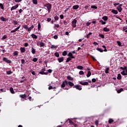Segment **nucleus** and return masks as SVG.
Segmentation results:
<instances>
[{
	"instance_id": "1",
	"label": "nucleus",
	"mask_w": 127,
	"mask_h": 127,
	"mask_svg": "<svg viewBox=\"0 0 127 127\" xmlns=\"http://www.w3.org/2000/svg\"><path fill=\"white\" fill-rule=\"evenodd\" d=\"M65 86H67V87H74V83L71 81H67V80H65L64 81H63V83L61 85V88H65Z\"/></svg>"
},
{
	"instance_id": "2",
	"label": "nucleus",
	"mask_w": 127,
	"mask_h": 127,
	"mask_svg": "<svg viewBox=\"0 0 127 127\" xmlns=\"http://www.w3.org/2000/svg\"><path fill=\"white\" fill-rule=\"evenodd\" d=\"M44 6L47 7L49 13L51 11V8H52V4L50 3H46L44 5Z\"/></svg>"
},
{
	"instance_id": "3",
	"label": "nucleus",
	"mask_w": 127,
	"mask_h": 127,
	"mask_svg": "<svg viewBox=\"0 0 127 127\" xmlns=\"http://www.w3.org/2000/svg\"><path fill=\"white\" fill-rule=\"evenodd\" d=\"M77 21L76 19H74L72 21H71V26L72 27H76L77 26Z\"/></svg>"
},
{
	"instance_id": "4",
	"label": "nucleus",
	"mask_w": 127,
	"mask_h": 127,
	"mask_svg": "<svg viewBox=\"0 0 127 127\" xmlns=\"http://www.w3.org/2000/svg\"><path fill=\"white\" fill-rule=\"evenodd\" d=\"M2 61H4V62L7 63L8 64H10V63H11V61L7 59V58L6 57H3L2 58Z\"/></svg>"
},
{
	"instance_id": "5",
	"label": "nucleus",
	"mask_w": 127,
	"mask_h": 127,
	"mask_svg": "<svg viewBox=\"0 0 127 127\" xmlns=\"http://www.w3.org/2000/svg\"><path fill=\"white\" fill-rule=\"evenodd\" d=\"M79 84H80V85H82V86H88V85H89V82L86 81H79Z\"/></svg>"
},
{
	"instance_id": "6",
	"label": "nucleus",
	"mask_w": 127,
	"mask_h": 127,
	"mask_svg": "<svg viewBox=\"0 0 127 127\" xmlns=\"http://www.w3.org/2000/svg\"><path fill=\"white\" fill-rule=\"evenodd\" d=\"M81 87V85H75L73 86V88H75V89H76V90H79V91H81V90H82V88Z\"/></svg>"
},
{
	"instance_id": "7",
	"label": "nucleus",
	"mask_w": 127,
	"mask_h": 127,
	"mask_svg": "<svg viewBox=\"0 0 127 127\" xmlns=\"http://www.w3.org/2000/svg\"><path fill=\"white\" fill-rule=\"evenodd\" d=\"M67 56H68L69 57H70L69 58H71V59H74V58H75V57H74L73 56V54H72L71 52H69L68 55Z\"/></svg>"
},
{
	"instance_id": "8",
	"label": "nucleus",
	"mask_w": 127,
	"mask_h": 127,
	"mask_svg": "<svg viewBox=\"0 0 127 127\" xmlns=\"http://www.w3.org/2000/svg\"><path fill=\"white\" fill-rule=\"evenodd\" d=\"M58 61H59V63L63 62V61H64V57H62L61 58H58Z\"/></svg>"
},
{
	"instance_id": "9",
	"label": "nucleus",
	"mask_w": 127,
	"mask_h": 127,
	"mask_svg": "<svg viewBox=\"0 0 127 127\" xmlns=\"http://www.w3.org/2000/svg\"><path fill=\"white\" fill-rule=\"evenodd\" d=\"M17 7H18V4H16L15 6H13L11 8V11H12V10H13L14 9H16V8H17Z\"/></svg>"
},
{
	"instance_id": "10",
	"label": "nucleus",
	"mask_w": 127,
	"mask_h": 127,
	"mask_svg": "<svg viewBox=\"0 0 127 127\" xmlns=\"http://www.w3.org/2000/svg\"><path fill=\"white\" fill-rule=\"evenodd\" d=\"M20 50L21 53H24V52H25V51H26L25 48H24V47H21L20 48Z\"/></svg>"
},
{
	"instance_id": "11",
	"label": "nucleus",
	"mask_w": 127,
	"mask_h": 127,
	"mask_svg": "<svg viewBox=\"0 0 127 127\" xmlns=\"http://www.w3.org/2000/svg\"><path fill=\"white\" fill-rule=\"evenodd\" d=\"M0 19L2 20V21H7V20H8V19L5 18L2 16L0 17Z\"/></svg>"
},
{
	"instance_id": "12",
	"label": "nucleus",
	"mask_w": 127,
	"mask_h": 127,
	"mask_svg": "<svg viewBox=\"0 0 127 127\" xmlns=\"http://www.w3.org/2000/svg\"><path fill=\"white\" fill-rule=\"evenodd\" d=\"M31 36L33 39H37V36L34 34H32Z\"/></svg>"
},
{
	"instance_id": "13",
	"label": "nucleus",
	"mask_w": 127,
	"mask_h": 127,
	"mask_svg": "<svg viewBox=\"0 0 127 127\" xmlns=\"http://www.w3.org/2000/svg\"><path fill=\"white\" fill-rule=\"evenodd\" d=\"M66 78L67 79V80H68V81H73V80H74V78L71 77V76H66Z\"/></svg>"
},
{
	"instance_id": "14",
	"label": "nucleus",
	"mask_w": 127,
	"mask_h": 127,
	"mask_svg": "<svg viewBox=\"0 0 127 127\" xmlns=\"http://www.w3.org/2000/svg\"><path fill=\"white\" fill-rule=\"evenodd\" d=\"M20 98H21L22 99H25L26 98V94H20L19 95Z\"/></svg>"
},
{
	"instance_id": "15",
	"label": "nucleus",
	"mask_w": 127,
	"mask_h": 127,
	"mask_svg": "<svg viewBox=\"0 0 127 127\" xmlns=\"http://www.w3.org/2000/svg\"><path fill=\"white\" fill-rule=\"evenodd\" d=\"M73 9H78L79 8V5H74L72 6Z\"/></svg>"
},
{
	"instance_id": "16",
	"label": "nucleus",
	"mask_w": 127,
	"mask_h": 127,
	"mask_svg": "<svg viewBox=\"0 0 127 127\" xmlns=\"http://www.w3.org/2000/svg\"><path fill=\"white\" fill-rule=\"evenodd\" d=\"M103 31H105V32H109V31H110V29L107 27H104L103 28Z\"/></svg>"
},
{
	"instance_id": "17",
	"label": "nucleus",
	"mask_w": 127,
	"mask_h": 127,
	"mask_svg": "<svg viewBox=\"0 0 127 127\" xmlns=\"http://www.w3.org/2000/svg\"><path fill=\"white\" fill-rule=\"evenodd\" d=\"M10 92L11 94H15L14 90H13V88L10 87L9 89Z\"/></svg>"
},
{
	"instance_id": "18",
	"label": "nucleus",
	"mask_w": 127,
	"mask_h": 127,
	"mask_svg": "<svg viewBox=\"0 0 127 127\" xmlns=\"http://www.w3.org/2000/svg\"><path fill=\"white\" fill-rule=\"evenodd\" d=\"M117 9L119 12H122V10H123V9L122 8V7H121V6H118L117 7Z\"/></svg>"
},
{
	"instance_id": "19",
	"label": "nucleus",
	"mask_w": 127,
	"mask_h": 127,
	"mask_svg": "<svg viewBox=\"0 0 127 127\" xmlns=\"http://www.w3.org/2000/svg\"><path fill=\"white\" fill-rule=\"evenodd\" d=\"M111 12L113 13H114V14H118V13H119V12H118V10H115V9H113Z\"/></svg>"
},
{
	"instance_id": "20",
	"label": "nucleus",
	"mask_w": 127,
	"mask_h": 127,
	"mask_svg": "<svg viewBox=\"0 0 127 127\" xmlns=\"http://www.w3.org/2000/svg\"><path fill=\"white\" fill-rule=\"evenodd\" d=\"M34 28V26H33V25H32L29 28H28L27 31H31V29H33Z\"/></svg>"
},
{
	"instance_id": "21",
	"label": "nucleus",
	"mask_w": 127,
	"mask_h": 127,
	"mask_svg": "<svg viewBox=\"0 0 127 127\" xmlns=\"http://www.w3.org/2000/svg\"><path fill=\"white\" fill-rule=\"evenodd\" d=\"M36 52V51H35V49L32 47L31 48V53H32V54H35Z\"/></svg>"
},
{
	"instance_id": "22",
	"label": "nucleus",
	"mask_w": 127,
	"mask_h": 127,
	"mask_svg": "<svg viewBox=\"0 0 127 127\" xmlns=\"http://www.w3.org/2000/svg\"><path fill=\"white\" fill-rule=\"evenodd\" d=\"M76 68L79 70H83L84 67L82 65H78Z\"/></svg>"
},
{
	"instance_id": "23",
	"label": "nucleus",
	"mask_w": 127,
	"mask_h": 127,
	"mask_svg": "<svg viewBox=\"0 0 127 127\" xmlns=\"http://www.w3.org/2000/svg\"><path fill=\"white\" fill-rule=\"evenodd\" d=\"M45 46V43L42 42H40V47H43Z\"/></svg>"
},
{
	"instance_id": "24",
	"label": "nucleus",
	"mask_w": 127,
	"mask_h": 127,
	"mask_svg": "<svg viewBox=\"0 0 127 127\" xmlns=\"http://www.w3.org/2000/svg\"><path fill=\"white\" fill-rule=\"evenodd\" d=\"M18 55V52L15 51L13 53V56H17Z\"/></svg>"
},
{
	"instance_id": "25",
	"label": "nucleus",
	"mask_w": 127,
	"mask_h": 127,
	"mask_svg": "<svg viewBox=\"0 0 127 127\" xmlns=\"http://www.w3.org/2000/svg\"><path fill=\"white\" fill-rule=\"evenodd\" d=\"M102 19L104 20V21H107L108 20V16H104L102 17Z\"/></svg>"
},
{
	"instance_id": "26",
	"label": "nucleus",
	"mask_w": 127,
	"mask_h": 127,
	"mask_svg": "<svg viewBox=\"0 0 127 127\" xmlns=\"http://www.w3.org/2000/svg\"><path fill=\"white\" fill-rule=\"evenodd\" d=\"M118 80H121L122 79V75L121 74H118L117 76Z\"/></svg>"
},
{
	"instance_id": "27",
	"label": "nucleus",
	"mask_w": 127,
	"mask_h": 127,
	"mask_svg": "<svg viewBox=\"0 0 127 127\" xmlns=\"http://www.w3.org/2000/svg\"><path fill=\"white\" fill-rule=\"evenodd\" d=\"M109 70H110V68H109V67H107V68L105 69V73H106V74H109Z\"/></svg>"
},
{
	"instance_id": "28",
	"label": "nucleus",
	"mask_w": 127,
	"mask_h": 127,
	"mask_svg": "<svg viewBox=\"0 0 127 127\" xmlns=\"http://www.w3.org/2000/svg\"><path fill=\"white\" fill-rule=\"evenodd\" d=\"M13 72H12L11 70H8L6 71L7 75H10V74H12Z\"/></svg>"
},
{
	"instance_id": "29",
	"label": "nucleus",
	"mask_w": 127,
	"mask_h": 127,
	"mask_svg": "<svg viewBox=\"0 0 127 127\" xmlns=\"http://www.w3.org/2000/svg\"><path fill=\"white\" fill-rule=\"evenodd\" d=\"M67 122H68V123L70 124V125H73V124L74 123V122H73L72 121V120H70L69 119H67Z\"/></svg>"
},
{
	"instance_id": "30",
	"label": "nucleus",
	"mask_w": 127,
	"mask_h": 127,
	"mask_svg": "<svg viewBox=\"0 0 127 127\" xmlns=\"http://www.w3.org/2000/svg\"><path fill=\"white\" fill-rule=\"evenodd\" d=\"M71 60H72V58H67L66 59V60L65 61L66 63H68V62H69V61H71Z\"/></svg>"
},
{
	"instance_id": "31",
	"label": "nucleus",
	"mask_w": 127,
	"mask_h": 127,
	"mask_svg": "<svg viewBox=\"0 0 127 127\" xmlns=\"http://www.w3.org/2000/svg\"><path fill=\"white\" fill-rule=\"evenodd\" d=\"M123 91H124V88H121L120 89L117 90V93H118V94H120V93H122Z\"/></svg>"
},
{
	"instance_id": "32",
	"label": "nucleus",
	"mask_w": 127,
	"mask_h": 127,
	"mask_svg": "<svg viewBox=\"0 0 127 127\" xmlns=\"http://www.w3.org/2000/svg\"><path fill=\"white\" fill-rule=\"evenodd\" d=\"M63 56H66L67 55V51H64L62 53Z\"/></svg>"
},
{
	"instance_id": "33",
	"label": "nucleus",
	"mask_w": 127,
	"mask_h": 127,
	"mask_svg": "<svg viewBox=\"0 0 127 127\" xmlns=\"http://www.w3.org/2000/svg\"><path fill=\"white\" fill-rule=\"evenodd\" d=\"M96 50H97L98 51H99V52H104V51L100 48H97L96 49Z\"/></svg>"
},
{
	"instance_id": "34",
	"label": "nucleus",
	"mask_w": 127,
	"mask_h": 127,
	"mask_svg": "<svg viewBox=\"0 0 127 127\" xmlns=\"http://www.w3.org/2000/svg\"><path fill=\"white\" fill-rule=\"evenodd\" d=\"M0 7L1 9H4V6H3V4L1 3H0Z\"/></svg>"
},
{
	"instance_id": "35",
	"label": "nucleus",
	"mask_w": 127,
	"mask_h": 127,
	"mask_svg": "<svg viewBox=\"0 0 127 127\" xmlns=\"http://www.w3.org/2000/svg\"><path fill=\"white\" fill-rule=\"evenodd\" d=\"M40 28H41V24H40V23H38V30H40Z\"/></svg>"
},
{
	"instance_id": "36",
	"label": "nucleus",
	"mask_w": 127,
	"mask_h": 127,
	"mask_svg": "<svg viewBox=\"0 0 127 127\" xmlns=\"http://www.w3.org/2000/svg\"><path fill=\"white\" fill-rule=\"evenodd\" d=\"M108 123L109 124H112V123H114V120H113V119H109Z\"/></svg>"
},
{
	"instance_id": "37",
	"label": "nucleus",
	"mask_w": 127,
	"mask_h": 127,
	"mask_svg": "<svg viewBox=\"0 0 127 127\" xmlns=\"http://www.w3.org/2000/svg\"><path fill=\"white\" fill-rule=\"evenodd\" d=\"M99 22H101V23H102V24H103V25L106 24V21H103V20H100Z\"/></svg>"
},
{
	"instance_id": "38",
	"label": "nucleus",
	"mask_w": 127,
	"mask_h": 127,
	"mask_svg": "<svg viewBox=\"0 0 127 127\" xmlns=\"http://www.w3.org/2000/svg\"><path fill=\"white\" fill-rule=\"evenodd\" d=\"M122 75H123L124 76H127V72H125V70H123L122 72H121Z\"/></svg>"
},
{
	"instance_id": "39",
	"label": "nucleus",
	"mask_w": 127,
	"mask_h": 127,
	"mask_svg": "<svg viewBox=\"0 0 127 127\" xmlns=\"http://www.w3.org/2000/svg\"><path fill=\"white\" fill-rule=\"evenodd\" d=\"M54 19H55V22H56V20H58V19H59V17H58V16H57V15H56L54 17Z\"/></svg>"
},
{
	"instance_id": "40",
	"label": "nucleus",
	"mask_w": 127,
	"mask_h": 127,
	"mask_svg": "<svg viewBox=\"0 0 127 127\" xmlns=\"http://www.w3.org/2000/svg\"><path fill=\"white\" fill-rule=\"evenodd\" d=\"M57 47H58L57 46L52 45L51 46V49H53V48H57Z\"/></svg>"
},
{
	"instance_id": "41",
	"label": "nucleus",
	"mask_w": 127,
	"mask_h": 127,
	"mask_svg": "<svg viewBox=\"0 0 127 127\" xmlns=\"http://www.w3.org/2000/svg\"><path fill=\"white\" fill-rule=\"evenodd\" d=\"M12 22L14 25H17V23H18L17 21H15L14 20L12 21Z\"/></svg>"
},
{
	"instance_id": "42",
	"label": "nucleus",
	"mask_w": 127,
	"mask_h": 127,
	"mask_svg": "<svg viewBox=\"0 0 127 127\" xmlns=\"http://www.w3.org/2000/svg\"><path fill=\"white\" fill-rule=\"evenodd\" d=\"M91 8H93L94 9H97V8H98V7H97V6H95V5H91Z\"/></svg>"
},
{
	"instance_id": "43",
	"label": "nucleus",
	"mask_w": 127,
	"mask_h": 127,
	"mask_svg": "<svg viewBox=\"0 0 127 127\" xmlns=\"http://www.w3.org/2000/svg\"><path fill=\"white\" fill-rule=\"evenodd\" d=\"M91 74L92 73H91V72L90 71H88V73L87 74V77H90V76H91Z\"/></svg>"
},
{
	"instance_id": "44",
	"label": "nucleus",
	"mask_w": 127,
	"mask_h": 127,
	"mask_svg": "<svg viewBox=\"0 0 127 127\" xmlns=\"http://www.w3.org/2000/svg\"><path fill=\"white\" fill-rule=\"evenodd\" d=\"M6 38H7V35H5L2 37L1 39L3 40V39H6Z\"/></svg>"
},
{
	"instance_id": "45",
	"label": "nucleus",
	"mask_w": 127,
	"mask_h": 127,
	"mask_svg": "<svg viewBox=\"0 0 127 127\" xmlns=\"http://www.w3.org/2000/svg\"><path fill=\"white\" fill-rule=\"evenodd\" d=\"M91 34H92V32L89 33V34L86 35V38H90V36H91Z\"/></svg>"
},
{
	"instance_id": "46",
	"label": "nucleus",
	"mask_w": 127,
	"mask_h": 127,
	"mask_svg": "<svg viewBox=\"0 0 127 127\" xmlns=\"http://www.w3.org/2000/svg\"><path fill=\"white\" fill-rule=\"evenodd\" d=\"M55 56H56V57H59V56H60V55H59V53H58V52H56L55 53Z\"/></svg>"
},
{
	"instance_id": "47",
	"label": "nucleus",
	"mask_w": 127,
	"mask_h": 127,
	"mask_svg": "<svg viewBox=\"0 0 127 127\" xmlns=\"http://www.w3.org/2000/svg\"><path fill=\"white\" fill-rule=\"evenodd\" d=\"M23 28H24L25 29H27V30H28V26H27V25H24L23 26Z\"/></svg>"
},
{
	"instance_id": "48",
	"label": "nucleus",
	"mask_w": 127,
	"mask_h": 127,
	"mask_svg": "<svg viewBox=\"0 0 127 127\" xmlns=\"http://www.w3.org/2000/svg\"><path fill=\"white\" fill-rule=\"evenodd\" d=\"M0 91L1 93H5V92H6V90L4 89H0Z\"/></svg>"
},
{
	"instance_id": "49",
	"label": "nucleus",
	"mask_w": 127,
	"mask_h": 127,
	"mask_svg": "<svg viewBox=\"0 0 127 127\" xmlns=\"http://www.w3.org/2000/svg\"><path fill=\"white\" fill-rule=\"evenodd\" d=\"M32 2L34 4H37V0H32Z\"/></svg>"
},
{
	"instance_id": "50",
	"label": "nucleus",
	"mask_w": 127,
	"mask_h": 127,
	"mask_svg": "<svg viewBox=\"0 0 127 127\" xmlns=\"http://www.w3.org/2000/svg\"><path fill=\"white\" fill-rule=\"evenodd\" d=\"M16 31H17L16 29H14V30H13L10 31V33H14V32H16Z\"/></svg>"
},
{
	"instance_id": "51",
	"label": "nucleus",
	"mask_w": 127,
	"mask_h": 127,
	"mask_svg": "<svg viewBox=\"0 0 127 127\" xmlns=\"http://www.w3.org/2000/svg\"><path fill=\"white\" fill-rule=\"evenodd\" d=\"M99 36H100V37H101V38H105V36L104 35V34H99Z\"/></svg>"
},
{
	"instance_id": "52",
	"label": "nucleus",
	"mask_w": 127,
	"mask_h": 127,
	"mask_svg": "<svg viewBox=\"0 0 127 127\" xmlns=\"http://www.w3.org/2000/svg\"><path fill=\"white\" fill-rule=\"evenodd\" d=\"M79 75H84V71L83 70H80L79 72Z\"/></svg>"
},
{
	"instance_id": "53",
	"label": "nucleus",
	"mask_w": 127,
	"mask_h": 127,
	"mask_svg": "<svg viewBox=\"0 0 127 127\" xmlns=\"http://www.w3.org/2000/svg\"><path fill=\"white\" fill-rule=\"evenodd\" d=\"M91 58L93 60V61H97V60L96 59V58H95V57H94V56H91Z\"/></svg>"
},
{
	"instance_id": "54",
	"label": "nucleus",
	"mask_w": 127,
	"mask_h": 127,
	"mask_svg": "<svg viewBox=\"0 0 127 127\" xmlns=\"http://www.w3.org/2000/svg\"><path fill=\"white\" fill-rule=\"evenodd\" d=\"M38 59H37V58H34L33 59V62H36L37 61H38Z\"/></svg>"
},
{
	"instance_id": "55",
	"label": "nucleus",
	"mask_w": 127,
	"mask_h": 127,
	"mask_svg": "<svg viewBox=\"0 0 127 127\" xmlns=\"http://www.w3.org/2000/svg\"><path fill=\"white\" fill-rule=\"evenodd\" d=\"M64 25H67L68 24V23L66 20L64 21Z\"/></svg>"
},
{
	"instance_id": "56",
	"label": "nucleus",
	"mask_w": 127,
	"mask_h": 127,
	"mask_svg": "<svg viewBox=\"0 0 127 127\" xmlns=\"http://www.w3.org/2000/svg\"><path fill=\"white\" fill-rule=\"evenodd\" d=\"M96 81H97V80H96L95 78H92V82L93 83H96Z\"/></svg>"
},
{
	"instance_id": "57",
	"label": "nucleus",
	"mask_w": 127,
	"mask_h": 127,
	"mask_svg": "<svg viewBox=\"0 0 127 127\" xmlns=\"http://www.w3.org/2000/svg\"><path fill=\"white\" fill-rule=\"evenodd\" d=\"M117 44H118V45L119 46H121V42L120 41H117Z\"/></svg>"
},
{
	"instance_id": "58",
	"label": "nucleus",
	"mask_w": 127,
	"mask_h": 127,
	"mask_svg": "<svg viewBox=\"0 0 127 127\" xmlns=\"http://www.w3.org/2000/svg\"><path fill=\"white\" fill-rule=\"evenodd\" d=\"M60 17L61 19H63V18H64V15L63 14H61L60 15Z\"/></svg>"
},
{
	"instance_id": "59",
	"label": "nucleus",
	"mask_w": 127,
	"mask_h": 127,
	"mask_svg": "<svg viewBox=\"0 0 127 127\" xmlns=\"http://www.w3.org/2000/svg\"><path fill=\"white\" fill-rule=\"evenodd\" d=\"M24 46L25 47H27V46H28V43H25L24 45Z\"/></svg>"
},
{
	"instance_id": "60",
	"label": "nucleus",
	"mask_w": 127,
	"mask_h": 127,
	"mask_svg": "<svg viewBox=\"0 0 127 127\" xmlns=\"http://www.w3.org/2000/svg\"><path fill=\"white\" fill-rule=\"evenodd\" d=\"M55 28H59V24H55Z\"/></svg>"
},
{
	"instance_id": "61",
	"label": "nucleus",
	"mask_w": 127,
	"mask_h": 127,
	"mask_svg": "<svg viewBox=\"0 0 127 127\" xmlns=\"http://www.w3.org/2000/svg\"><path fill=\"white\" fill-rule=\"evenodd\" d=\"M52 69H49L48 70V73H52Z\"/></svg>"
},
{
	"instance_id": "62",
	"label": "nucleus",
	"mask_w": 127,
	"mask_h": 127,
	"mask_svg": "<svg viewBox=\"0 0 127 127\" xmlns=\"http://www.w3.org/2000/svg\"><path fill=\"white\" fill-rule=\"evenodd\" d=\"M21 63L22 64H24V63H25V60L22 59L21 60Z\"/></svg>"
},
{
	"instance_id": "63",
	"label": "nucleus",
	"mask_w": 127,
	"mask_h": 127,
	"mask_svg": "<svg viewBox=\"0 0 127 127\" xmlns=\"http://www.w3.org/2000/svg\"><path fill=\"white\" fill-rule=\"evenodd\" d=\"M47 21H48V22H50V21H51V18H48L47 19Z\"/></svg>"
},
{
	"instance_id": "64",
	"label": "nucleus",
	"mask_w": 127,
	"mask_h": 127,
	"mask_svg": "<svg viewBox=\"0 0 127 127\" xmlns=\"http://www.w3.org/2000/svg\"><path fill=\"white\" fill-rule=\"evenodd\" d=\"M127 26H125L123 27V31H125V30H127Z\"/></svg>"
}]
</instances>
